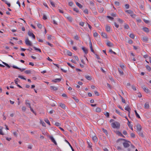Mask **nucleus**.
<instances>
[{
	"label": "nucleus",
	"instance_id": "nucleus-5",
	"mask_svg": "<svg viewBox=\"0 0 151 151\" xmlns=\"http://www.w3.org/2000/svg\"><path fill=\"white\" fill-rule=\"evenodd\" d=\"M25 43L28 46H31L32 45V42L29 40L28 38H27L25 40Z\"/></svg>",
	"mask_w": 151,
	"mask_h": 151
},
{
	"label": "nucleus",
	"instance_id": "nucleus-19",
	"mask_svg": "<svg viewBox=\"0 0 151 151\" xmlns=\"http://www.w3.org/2000/svg\"><path fill=\"white\" fill-rule=\"evenodd\" d=\"M106 30L107 32H110L111 30L110 27L109 26L106 25Z\"/></svg>",
	"mask_w": 151,
	"mask_h": 151
},
{
	"label": "nucleus",
	"instance_id": "nucleus-40",
	"mask_svg": "<svg viewBox=\"0 0 151 151\" xmlns=\"http://www.w3.org/2000/svg\"><path fill=\"white\" fill-rule=\"evenodd\" d=\"M45 121L49 125H50V123L49 120L47 119H46L45 120Z\"/></svg>",
	"mask_w": 151,
	"mask_h": 151
},
{
	"label": "nucleus",
	"instance_id": "nucleus-17",
	"mask_svg": "<svg viewBox=\"0 0 151 151\" xmlns=\"http://www.w3.org/2000/svg\"><path fill=\"white\" fill-rule=\"evenodd\" d=\"M61 78H56L52 81L54 83H57V82H60L61 81Z\"/></svg>",
	"mask_w": 151,
	"mask_h": 151
},
{
	"label": "nucleus",
	"instance_id": "nucleus-7",
	"mask_svg": "<svg viewBox=\"0 0 151 151\" xmlns=\"http://www.w3.org/2000/svg\"><path fill=\"white\" fill-rule=\"evenodd\" d=\"M59 106L61 107L63 109H66V106L65 104L62 103H60L59 104Z\"/></svg>",
	"mask_w": 151,
	"mask_h": 151
},
{
	"label": "nucleus",
	"instance_id": "nucleus-29",
	"mask_svg": "<svg viewBox=\"0 0 151 151\" xmlns=\"http://www.w3.org/2000/svg\"><path fill=\"white\" fill-rule=\"evenodd\" d=\"M87 143L88 145V147L89 148H91L92 146V144L90 142V141H87Z\"/></svg>",
	"mask_w": 151,
	"mask_h": 151
},
{
	"label": "nucleus",
	"instance_id": "nucleus-43",
	"mask_svg": "<svg viewBox=\"0 0 151 151\" xmlns=\"http://www.w3.org/2000/svg\"><path fill=\"white\" fill-rule=\"evenodd\" d=\"M37 25L39 28L41 29V28H42V25L40 23H37Z\"/></svg>",
	"mask_w": 151,
	"mask_h": 151
},
{
	"label": "nucleus",
	"instance_id": "nucleus-34",
	"mask_svg": "<svg viewBox=\"0 0 151 151\" xmlns=\"http://www.w3.org/2000/svg\"><path fill=\"white\" fill-rule=\"evenodd\" d=\"M116 113L119 114V115H120L121 116H122V113L119 111L117 109H116Z\"/></svg>",
	"mask_w": 151,
	"mask_h": 151
},
{
	"label": "nucleus",
	"instance_id": "nucleus-63",
	"mask_svg": "<svg viewBox=\"0 0 151 151\" xmlns=\"http://www.w3.org/2000/svg\"><path fill=\"white\" fill-rule=\"evenodd\" d=\"M22 110L23 111H25L26 110V108L24 106H23L22 108Z\"/></svg>",
	"mask_w": 151,
	"mask_h": 151
},
{
	"label": "nucleus",
	"instance_id": "nucleus-45",
	"mask_svg": "<svg viewBox=\"0 0 151 151\" xmlns=\"http://www.w3.org/2000/svg\"><path fill=\"white\" fill-rule=\"evenodd\" d=\"M104 115L107 117H109V113L106 112L104 113Z\"/></svg>",
	"mask_w": 151,
	"mask_h": 151
},
{
	"label": "nucleus",
	"instance_id": "nucleus-6",
	"mask_svg": "<svg viewBox=\"0 0 151 151\" xmlns=\"http://www.w3.org/2000/svg\"><path fill=\"white\" fill-rule=\"evenodd\" d=\"M28 34L29 37H32L33 39H35V36L32 33V32H31V31H29L28 32Z\"/></svg>",
	"mask_w": 151,
	"mask_h": 151
},
{
	"label": "nucleus",
	"instance_id": "nucleus-2",
	"mask_svg": "<svg viewBox=\"0 0 151 151\" xmlns=\"http://www.w3.org/2000/svg\"><path fill=\"white\" fill-rule=\"evenodd\" d=\"M136 127L137 129V132L139 134V135H141V136H143V133L141 132L142 130V128L141 125L139 124H137Z\"/></svg>",
	"mask_w": 151,
	"mask_h": 151
},
{
	"label": "nucleus",
	"instance_id": "nucleus-42",
	"mask_svg": "<svg viewBox=\"0 0 151 151\" xmlns=\"http://www.w3.org/2000/svg\"><path fill=\"white\" fill-rule=\"evenodd\" d=\"M46 44H47L49 46H50V47H53V45L51 44L50 43L46 42Z\"/></svg>",
	"mask_w": 151,
	"mask_h": 151
},
{
	"label": "nucleus",
	"instance_id": "nucleus-38",
	"mask_svg": "<svg viewBox=\"0 0 151 151\" xmlns=\"http://www.w3.org/2000/svg\"><path fill=\"white\" fill-rule=\"evenodd\" d=\"M129 37L132 38V39H134V35L133 34H131L129 35Z\"/></svg>",
	"mask_w": 151,
	"mask_h": 151
},
{
	"label": "nucleus",
	"instance_id": "nucleus-48",
	"mask_svg": "<svg viewBox=\"0 0 151 151\" xmlns=\"http://www.w3.org/2000/svg\"><path fill=\"white\" fill-rule=\"evenodd\" d=\"M83 12L86 14H88V11L87 9H85L83 11Z\"/></svg>",
	"mask_w": 151,
	"mask_h": 151
},
{
	"label": "nucleus",
	"instance_id": "nucleus-27",
	"mask_svg": "<svg viewBox=\"0 0 151 151\" xmlns=\"http://www.w3.org/2000/svg\"><path fill=\"white\" fill-rule=\"evenodd\" d=\"M76 4L80 8H81L83 7L82 5L78 2H76Z\"/></svg>",
	"mask_w": 151,
	"mask_h": 151
},
{
	"label": "nucleus",
	"instance_id": "nucleus-28",
	"mask_svg": "<svg viewBox=\"0 0 151 151\" xmlns=\"http://www.w3.org/2000/svg\"><path fill=\"white\" fill-rule=\"evenodd\" d=\"M3 129V127L2 126H0V134L4 135V134L3 132L2 129Z\"/></svg>",
	"mask_w": 151,
	"mask_h": 151
},
{
	"label": "nucleus",
	"instance_id": "nucleus-64",
	"mask_svg": "<svg viewBox=\"0 0 151 151\" xmlns=\"http://www.w3.org/2000/svg\"><path fill=\"white\" fill-rule=\"evenodd\" d=\"M43 19H44V20H46L47 19V16H46L45 15V14H44L43 16Z\"/></svg>",
	"mask_w": 151,
	"mask_h": 151
},
{
	"label": "nucleus",
	"instance_id": "nucleus-60",
	"mask_svg": "<svg viewBox=\"0 0 151 151\" xmlns=\"http://www.w3.org/2000/svg\"><path fill=\"white\" fill-rule=\"evenodd\" d=\"M114 26H115V27L116 28H118L119 27V25L118 24H117V23L115 22H114Z\"/></svg>",
	"mask_w": 151,
	"mask_h": 151
},
{
	"label": "nucleus",
	"instance_id": "nucleus-49",
	"mask_svg": "<svg viewBox=\"0 0 151 151\" xmlns=\"http://www.w3.org/2000/svg\"><path fill=\"white\" fill-rule=\"evenodd\" d=\"M146 68L149 71H150L151 70V68L150 66L148 65H147L146 66Z\"/></svg>",
	"mask_w": 151,
	"mask_h": 151
},
{
	"label": "nucleus",
	"instance_id": "nucleus-3",
	"mask_svg": "<svg viewBox=\"0 0 151 151\" xmlns=\"http://www.w3.org/2000/svg\"><path fill=\"white\" fill-rule=\"evenodd\" d=\"M125 12L128 14H130V16L133 18H135L136 15L131 10H126Z\"/></svg>",
	"mask_w": 151,
	"mask_h": 151
},
{
	"label": "nucleus",
	"instance_id": "nucleus-25",
	"mask_svg": "<svg viewBox=\"0 0 151 151\" xmlns=\"http://www.w3.org/2000/svg\"><path fill=\"white\" fill-rule=\"evenodd\" d=\"M67 19L70 22H72L73 21V19L72 17L70 15L69 16L67 17Z\"/></svg>",
	"mask_w": 151,
	"mask_h": 151
},
{
	"label": "nucleus",
	"instance_id": "nucleus-61",
	"mask_svg": "<svg viewBox=\"0 0 151 151\" xmlns=\"http://www.w3.org/2000/svg\"><path fill=\"white\" fill-rule=\"evenodd\" d=\"M114 3L115 4L116 6H118L119 5V3L118 1H116Z\"/></svg>",
	"mask_w": 151,
	"mask_h": 151
},
{
	"label": "nucleus",
	"instance_id": "nucleus-10",
	"mask_svg": "<svg viewBox=\"0 0 151 151\" xmlns=\"http://www.w3.org/2000/svg\"><path fill=\"white\" fill-rule=\"evenodd\" d=\"M142 88L144 90L146 93H148L149 92V90L145 86L143 85L142 86Z\"/></svg>",
	"mask_w": 151,
	"mask_h": 151
},
{
	"label": "nucleus",
	"instance_id": "nucleus-32",
	"mask_svg": "<svg viewBox=\"0 0 151 151\" xmlns=\"http://www.w3.org/2000/svg\"><path fill=\"white\" fill-rule=\"evenodd\" d=\"M134 112H135V114L136 117L139 118H140L139 115V114L137 113L136 110H134Z\"/></svg>",
	"mask_w": 151,
	"mask_h": 151
},
{
	"label": "nucleus",
	"instance_id": "nucleus-37",
	"mask_svg": "<svg viewBox=\"0 0 151 151\" xmlns=\"http://www.w3.org/2000/svg\"><path fill=\"white\" fill-rule=\"evenodd\" d=\"M85 77L86 79L88 80H90L91 79V77L88 75H86L85 76Z\"/></svg>",
	"mask_w": 151,
	"mask_h": 151
},
{
	"label": "nucleus",
	"instance_id": "nucleus-39",
	"mask_svg": "<svg viewBox=\"0 0 151 151\" xmlns=\"http://www.w3.org/2000/svg\"><path fill=\"white\" fill-rule=\"evenodd\" d=\"M73 9L74 11H75L77 13H79V12L78 9L77 8H74Z\"/></svg>",
	"mask_w": 151,
	"mask_h": 151
},
{
	"label": "nucleus",
	"instance_id": "nucleus-8",
	"mask_svg": "<svg viewBox=\"0 0 151 151\" xmlns=\"http://www.w3.org/2000/svg\"><path fill=\"white\" fill-rule=\"evenodd\" d=\"M142 40L145 42H146L148 40V37L146 36H143L142 38Z\"/></svg>",
	"mask_w": 151,
	"mask_h": 151
},
{
	"label": "nucleus",
	"instance_id": "nucleus-55",
	"mask_svg": "<svg viewBox=\"0 0 151 151\" xmlns=\"http://www.w3.org/2000/svg\"><path fill=\"white\" fill-rule=\"evenodd\" d=\"M128 42L130 44H132L133 43V42L132 40L131 39H129L128 40Z\"/></svg>",
	"mask_w": 151,
	"mask_h": 151
},
{
	"label": "nucleus",
	"instance_id": "nucleus-1",
	"mask_svg": "<svg viewBox=\"0 0 151 151\" xmlns=\"http://www.w3.org/2000/svg\"><path fill=\"white\" fill-rule=\"evenodd\" d=\"M120 140H122V141H125L123 143V145L124 147L127 148V147H129V144L128 143V142L130 143V142H129V141H127L125 139H119L117 140V142H119Z\"/></svg>",
	"mask_w": 151,
	"mask_h": 151
},
{
	"label": "nucleus",
	"instance_id": "nucleus-12",
	"mask_svg": "<svg viewBox=\"0 0 151 151\" xmlns=\"http://www.w3.org/2000/svg\"><path fill=\"white\" fill-rule=\"evenodd\" d=\"M107 45L109 47H112L113 46V44L109 41H107L106 43Z\"/></svg>",
	"mask_w": 151,
	"mask_h": 151
},
{
	"label": "nucleus",
	"instance_id": "nucleus-16",
	"mask_svg": "<svg viewBox=\"0 0 151 151\" xmlns=\"http://www.w3.org/2000/svg\"><path fill=\"white\" fill-rule=\"evenodd\" d=\"M127 124L129 127L132 130H133V125L130 124V122L129 121H128V122Z\"/></svg>",
	"mask_w": 151,
	"mask_h": 151
},
{
	"label": "nucleus",
	"instance_id": "nucleus-26",
	"mask_svg": "<svg viewBox=\"0 0 151 151\" xmlns=\"http://www.w3.org/2000/svg\"><path fill=\"white\" fill-rule=\"evenodd\" d=\"M118 71L120 75H122L124 74V73L122 70L120 68H118Z\"/></svg>",
	"mask_w": 151,
	"mask_h": 151
},
{
	"label": "nucleus",
	"instance_id": "nucleus-9",
	"mask_svg": "<svg viewBox=\"0 0 151 151\" xmlns=\"http://www.w3.org/2000/svg\"><path fill=\"white\" fill-rule=\"evenodd\" d=\"M50 139L52 141V142H53L55 144V145H57V143L56 141H55V139L52 136H50Z\"/></svg>",
	"mask_w": 151,
	"mask_h": 151
},
{
	"label": "nucleus",
	"instance_id": "nucleus-51",
	"mask_svg": "<svg viewBox=\"0 0 151 151\" xmlns=\"http://www.w3.org/2000/svg\"><path fill=\"white\" fill-rule=\"evenodd\" d=\"M67 64L70 66V67H71L72 68H74V66L72 65H71L70 63H67Z\"/></svg>",
	"mask_w": 151,
	"mask_h": 151
},
{
	"label": "nucleus",
	"instance_id": "nucleus-22",
	"mask_svg": "<svg viewBox=\"0 0 151 151\" xmlns=\"http://www.w3.org/2000/svg\"><path fill=\"white\" fill-rule=\"evenodd\" d=\"M82 49L86 54L88 53V51L84 47H82Z\"/></svg>",
	"mask_w": 151,
	"mask_h": 151
},
{
	"label": "nucleus",
	"instance_id": "nucleus-58",
	"mask_svg": "<svg viewBox=\"0 0 151 151\" xmlns=\"http://www.w3.org/2000/svg\"><path fill=\"white\" fill-rule=\"evenodd\" d=\"M18 79L17 78L14 80V81L15 84L17 85L18 84Z\"/></svg>",
	"mask_w": 151,
	"mask_h": 151
},
{
	"label": "nucleus",
	"instance_id": "nucleus-54",
	"mask_svg": "<svg viewBox=\"0 0 151 151\" xmlns=\"http://www.w3.org/2000/svg\"><path fill=\"white\" fill-rule=\"evenodd\" d=\"M93 36L94 37H97L98 35V34L96 32H95L93 33Z\"/></svg>",
	"mask_w": 151,
	"mask_h": 151
},
{
	"label": "nucleus",
	"instance_id": "nucleus-23",
	"mask_svg": "<svg viewBox=\"0 0 151 151\" xmlns=\"http://www.w3.org/2000/svg\"><path fill=\"white\" fill-rule=\"evenodd\" d=\"M116 134L121 137H125L122 134V133L119 131H117L116 132Z\"/></svg>",
	"mask_w": 151,
	"mask_h": 151
},
{
	"label": "nucleus",
	"instance_id": "nucleus-4",
	"mask_svg": "<svg viewBox=\"0 0 151 151\" xmlns=\"http://www.w3.org/2000/svg\"><path fill=\"white\" fill-rule=\"evenodd\" d=\"M112 127L114 128H118L120 127L119 123L117 122H115L111 124Z\"/></svg>",
	"mask_w": 151,
	"mask_h": 151
},
{
	"label": "nucleus",
	"instance_id": "nucleus-50",
	"mask_svg": "<svg viewBox=\"0 0 151 151\" xmlns=\"http://www.w3.org/2000/svg\"><path fill=\"white\" fill-rule=\"evenodd\" d=\"M120 97L121 98V99H122V102L124 103H126V101H125V100L124 99L123 97L120 95Z\"/></svg>",
	"mask_w": 151,
	"mask_h": 151
},
{
	"label": "nucleus",
	"instance_id": "nucleus-30",
	"mask_svg": "<svg viewBox=\"0 0 151 151\" xmlns=\"http://www.w3.org/2000/svg\"><path fill=\"white\" fill-rule=\"evenodd\" d=\"M40 124H41L42 126L44 127H45L46 126V124L45 123L42 121L40 120Z\"/></svg>",
	"mask_w": 151,
	"mask_h": 151
},
{
	"label": "nucleus",
	"instance_id": "nucleus-41",
	"mask_svg": "<svg viewBox=\"0 0 151 151\" xmlns=\"http://www.w3.org/2000/svg\"><path fill=\"white\" fill-rule=\"evenodd\" d=\"M33 47L35 50H38L40 52H41V50L40 49L38 48L35 47Z\"/></svg>",
	"mask_w": 151,
	"mask_h": 151
},
{
	"label": "nucleus",
	"instance_id": "nucleus-57",
	"mask_svg": "<svg viewBox=\"0 0 151 151\" xmlns=\"http://www.w3.org/2000/svg\"><path fill=\"white\" fill-rule=\"evenodd\" d=\"M107 17L109 19L111 20H113L114 19V18L113 17H110V16H107Z\"/></svg>",
	"mask_w": 151,
	"mask_h": 151
},
{
	"label": "nucleus",
	"instance_id": "nucleus-15",
	"mask_svg": "<svg viewBox=\"0 0 151 151\" xmlns=\"http://www.w3.org/2000/svg\"><path fill=\"white\" fill-rule=\"evenodd\" d=\"M101 35L102 37L105 39L107 38V36L105 32H102L101 33Z\"/></svg>",
	"mask_w": 151,
	"mask_h": 151
},
{
	"label": "nucleus",
	"instance_id": "nucleus-56",
	"mask_svg": "<svg viewBox=\"0 0 151 151\" xmlns=\"http://www.w3.org/2000/svg\"><path fill=\"white\" fill-rule=\"evenodd\" d=\"M19 78H20L22 79H23L24 80H25L26 79L25 78H24V77L23 76H19L18 77Z\"/></svg>",
	"mask_w": 151,
	"mask_h": 151
},
{
	"label": "nucleus",
	"instance_id": "nucleus-18",
	"mask_svg": "<svg viewBox=\"0 0 151 151\" xmlns=\"http://www.w3.org/2000/svg\"><path fill=\"white\" fill-rule=\"evenodd\" d=\"M149 105L148 102L146 103L144 105V108L145 109H148L149 108Z\"/></svg>",
	"mask_w": 151,
	"mask_h": 151
},
{
	"label": "nucleus",
	"instance_id": "nucleus-36",
	"mask_svg": "<svg viewBox=\"0 0 151 151\" xmlns=\"http://www.w3.org/2000/svg\"><path fill=\"white\" fill-rule=\"evenodd\" d=\"M104 10V8L102 7H101L99 9V11L100 13L102 12Z\"/></svg>",
	"mask_w": 151,
	"mask_h": 151
},
{
	"label": "nucleus",
	"instance_id": "nucleus-53",
	"mask_svg": "<svg viewBox=\"0 0 151 151\" xmlns=\"http://www.w3.org/2000/svg\"><path fill=\"white\" fill-rule=\"evenodd\" d=\"M125 7L126 9H128L129 8V5L128 4H126L125 5Z\"/></svg>",
	"mask_w": 151,
	"mask_h": 151
},
{
	"label": "nucleus",
	"instance_id": "nucleus-47",
	"mask_svg": "<svg viewBox=\"0 0 151 151\" xmlns=\"http://www.w3.org/2000/svg\"><path fill=\"white\" fill-rule=\"evenodd\" d=\"M124 27L125 29H128L129 28V25L127 24H126L124 25Z\"/></svg>",
	"mask_w": 151,
	"mask_h": 151
},
{
	"label": "nucleus",
	"instance_id": "nucleus-44",
	"mask_svg": "<svg viewBox=\"0 0 151 151\" xmlns=\"http://www.w3.org/2000/svg\"><path fill=\"white\" fill-rule=\"evenodd\" d=\"M4 2L5 4H7V5H8V6L9 7L11 5L10 4L7 2V1L5 0V1H4Z\"/></svg>",
	"mask_w": 151,
	"mask_h": 151
},
{
	"label": "nucleus",
	"instance_id": "nucleus-20",
	"mask_svg": "<svg viewBox=\"0 0 151 151\" xmlns=\"http://www.w3.org/2000/svg\"><path fill=\"white\" fill-rule=\"evenodd\" d=\"M90 49H91V51L92 52L94 53V51L93 48L92 43L91 41H90Z\"/></svg>",
	"mask_w": 151,
	"mask_h": 151
},
{
	"label": "nucleus",
	"instance_id": "nucleus-62",
	"mask_svg": "<svg viewBox=\"0 0 151 151\" xmlns=\"http://www.w3.org/2000/svg\"><path fill=\"white\" fill-rule=\"evenodd\" d=\"M51 37H52V36L51 35H49L48 36V37H47V39L49 40H50L51 39H52V38H51Z\"/></svg>",
	"mask_w": 151,
	"mask_h": 151
},
{
	"label": "nucleus",
	"instance_id": "nucleus-24",
	"mask_svg": "<svg viewBox=\"0 0 151 151\" xmlns=\"http://www.w3.org/2000/svg\"><path fill=\"white\" fill-rule=\"evenodd\" d=\"M65 52H66L67 54L69 56H71L72 55V53L69 51L66 50Z\"/></svg>",
	"mask_w": 151,
	"mask_h": 151
},
{
	"label": "nucleus",
	"instance_id": "nucleus-59",
	"mask_svg": "<svg viewBox=\"0 0 151 151\" xmlns=\"http://www.w3.org/2000/svg\"><path fill=\"white\" fill-rule=\"evenodd\" d=\"M90 4L92 6H94V4L93 1H91L90 2Z\"/></svg>",
	"mask_w": 151,
	"mask_h": 151
},
{
	"label": "nucleus",
	"instance_id": "nucleus-46",
	"mask_svg": "<svg viewBox=\"0 0 151 151\" xmlns=\"http://www.w3.org/2000/svg\"><path fill=\"white\" fill-rule=\"evenodd\" d=\"M117 20L118 21L121 23H122L124 22V21L120 18H118Z\"/></svg>",
	"mask_w": 151,
	"mask_h": 151
},
{
	"label": "nucleus",
	"instance_id": "nucleus-35",
	"mask_svg": "<svg viewBox=\"0 0 151 151\" xmlns=\"http://www.w3.org/2000/svg\"><path fill=\"white\" fill-rule=\"evenodd\" d=\"M24 73L26 74H30L31 73V70H27L24 71Z\"/></svg>",
	"mask_w": 151,
	"mask_h": 151
},
{
	"label": "nucleus",
	"instance_id": "nucleus-52",
	"mask_svg": "<svg viewBox=\"0 0 151 151\" xmlns=\"http://www.w3.org/2000/svg\"><path fill=\"white\" fill-rule=\"evenodd\" d=\"M79 25L82 27H83L84 25V22H80Z\"/></svg>",
	"mask_w": 151,
	"mask_h": 151
},
{
	"label": "nucleus",
	"instance_id": "nucleus-21",
	"mask_svg": "<svg viewBox=\"0 0 151 151\" xmlns=\"http://www.w3.org/2000/svg\"><path fill=\"white\" fill-rule=\"evenodd\" d=\"M125 109L128 112H130L131 109L129 106H126L125 108Z\"/></svg>",
	"mask_w": 151,
	"mask_h": 151
},
{
	"label": "nucleus",
	"instance_id": "nucleus-13",
	"mask_svg": "<svg viewBox=\"0 0 151 151\" xmlns=\"http://www.w3.org/2000/svg\"><path fill=\"white\" fill-rule=\"evenodd\" d=\"M50 88L51 90L54 91H56L58 89V87L55 86H51Z\"/></svg>",
	"mask_w": 151,
	"mask_h": 151
},
{
	"label": "nucleus",
	"instance_id": "nucleus-14",
	"mask_svg": "<svg viewBox=\"0 0 151 151\" xmlns=\"http://www.w3.org/2000/svg\"><path fill=\"white\" fill-rule=\"evenodd\" d=\"M25 104L27 106H28L30 109H31V105L30 103L29 102V101L28 100L26 101Z\"/></svg>",
	"mask_w": 151,
	"mask_h": 151
},
{
	"label": "nucleus",
	"instance_id": "nucleus-11",
	"mask_svg": "<svg viewBox=\"0 0 151 151\" xmlns=\"http://www.w3.org/2000/svg\"><path fill=\"white\" fill-rule=\"evenodd\" d=\"M92 139L94 141V142H97L98 141V139L96 135H95L92 136Z\"/></svg>",
	"mask_w": 151,
	"mask_h": 151
},
{
	"label": "nucleus",
	"instance_id": "nucleus-31",
	"mask_svg": "<svg viewBox=\"0 0 151 151\" xmlns=\"http://www.w3.org/2000/svg\"><path fill=\"white\" fill-rule=\"evenodd\" d=\"M143 29L144 31L146 32H149V29L147 27H144Z\"/></svg>",
	"mask_w": 151,
	"mask_h": 151
},
{
	"label": "nucleus",
	"instance_id": "nucleus-33",
	"mask_svg": "<svg viewBox=\"0 0 151 151\" xmlns=\"http://www.w3.org/2000/svg\"><path fill=\"white\" fill-rule=\"evenodd\" d=\"M96 111L97 112H100L101 111V109L100 108L97 107L96 109Z\"/></svg>",
	"mask_w": 151,
	"mask_h": 151
}]
</instances>
